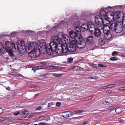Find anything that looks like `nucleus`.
<instances>
[{
  "label": "nucleus",
  "instance_id": "1",
  "mask_svg": "<svg viewBox=\"0 0 125 125\" xmlns=\"http://www.w3.org/2000/svg\"><path fill=\"white\" fill-rule=\"evenodd\" d=\"M122 13L120 14V12H117L115 14L112 13L110 15L114 20L110 22V26H109L108 28L116 33H120L123 31L121 21L124 15L123 13Z\"/></svg>",
  "mask_w": 125,
  "mask_h": 125
},
{
  "label": "nucleus",
  "instance_id": "2",
  "mask_svg": "<svg viewBox=\"0 0 125 125\" xmlns=\"http://www.w3.org/2000/svg\"><path fill=\"white\" fill-rule=\"evenodd\" d=\"M16 45H15L14 43H12L10 42L7 41L5 43V47L0 42V54H3L6 52H7L8 54L11 57L14 56L13 51L16 52Z\"/></svg>",
  "mask_w": 125,
  "mask_h": 125
},
{
  "label": "nucleus",
  "instance_id": "3",
  "mask_svg": "<svg viewBox=\"0 0 125 125\" xmlns=\"http://www.w3.org/2000/svg\"><path fill=\"white\" fill-rule=\"evenodd\" d=\"M49 45V43L46 44L45 42H39L38 46L39 51L43 54H45L46 52L49 55V54H51L50 50L49 48L50 47Z\"/></svg>",
  "mask_w": 125,
  "mask_h": 125
},
{
  "label": "nucleus",
  "instance_id": "4",
  "mask_svg": "<svg viewBox=\"0 0 125 125\" xmlns=\"http://www.w3.org/2000/svg\"><path fill=\"white\" fill-rule=\"evenodd\" d=\"M15 48L17 49L16 52L18 50H19L18 55H22L25 52L26 49V46L24 42H21L20 43H17Z\"/></svg>",
  "mask_w": 125,
  "mask_h": 125
},
{
  "label": "nucleus",
  "instance_id": "5",
  "mask_svg": "<svg viewBox=\"0 0 125 125\" xmlns=\"http://www.w3.org/2000/svg\"><path fill=\"white\" fill-rule=\"evenodd\" d=\"M69 35L71 39H73L72 40H73L76 42V41L82 40V37L81 35H78L75 32L73 31H71L69 32Z\"/></svg>",
  "mask_w": 125,
  "mask_h": 125
},
{
  "label": "nucleus",
  "instance_id": "6",
  "mask_svg": "<svg viewBox=\"0 0 125 125\" xmlns=\"http://www.w3.org/2000/svg\"><path fill=\"white\" fill-rule=\"evenodd\" d=\"M92 29L93 30L89 29L90 32L95 36L97 37V38H101L102 37H103L102 35L100 29L97 28H96L95 27Z\"/></svg>",
  "mask_w": 125,
  "mask_h": 125
},
{
  "label": "nucleus",
  "instance_id": "7",
  "mask_svg": "<svg viewBox=\"0 0 125 125\" xmlns=\"http://www.w3.org/2000/svg\"><path fill=\"white\" fill-rule=\"evenodd\" d=\"M109 13L110 14L109 15H106V13L105 11L103 9H101L99 13L100 15V17L102 18H105L107 17L109 20L112 18V17H111L110 15H111L112 13H114L110 11L107 12V14H108Z\"/></svg>",
  "mask_w": 125,
  "mask_h": 125
},
{
  "label": "nucleus",
  "instance_id": "8",
  "mask_svg": "<svg viewBox=\"0 0 125 125\" xmlns=\"http://www.w3.org/2000/svg\"><path fill=\"white\" fill-rule=\"evenodd\" d=\"M94 27V25L92 23L88 25L86 23L82 24L80 26L81 31H87L89 29H91L92 28Z\"/></svg>",
  "mask_w": 125,
  "mask_h": 125
},
{
  "label": "nucleus",
  "instance_id": "9",
  "mask_svg": "<svg viewBox=\"0 0 125 125\" xmlns=\"http://www.w3.org/2000/svg\"><path fill=\"white\" fill-rule=\"evenodd\" d=\"M76 45L75 41L71 40L69 47V51L71 52H74L76 51Z\"/></svg>",
  "mask_w": 125,
  "mask_h": 125
},
{
  "label": "nucleus",
  "instance_id": "10",
  "mask_svg": "<svg viewBox=\"0 0 125 125\" xmlns=\"http://www.w3.org/2000/svg\"><path fill=\"white\" fill-rule=\"evenodd\" d=\"M82 40L81 41L77 40L76 41V42L75 41L76 44V47L82 49L84 48L86 46V44L85 42L83 41V39L82 37Z\"/></svg>",
  "mask_w": 125,
  "mask_h": 125
},
{
  "label": "nucleus",
  "instance_id": "11",
  "mask_svg": "<svg viewBox=\"0 0 125 125\" xmlns=\"http://www.w3.org/2000/svg\"><path fill=\"white\" fill-rule=\"evenodd\" d=\"M28 53L29 56L31 58H36L40 55L39 52L35 50H32L31 51Z\"/></svg>",
  "mask_w": 125,
  "mask_h": 125
},
{
  "label": "nucleus",
  "instance_id": "12",
  "mask_svg": "<svg viewBox=\"0 0 125 125\" xmlns=\"http://www.w3.org/2000/svg\"><path fill=\"white\" fill-rule=\"evenodd\" d=\"M103 20H102V23L103 25L102 27L101 28V30L106 29L105 28L107 26L108 27L109 26H110V22L109 21V20L107 18V19L106 18H104L103 19Z\"/></svg>",
  "mask_w": 125,
  "mask_h": 125
},
{
  "label": "nucleus",
  "instance_id": "13",
  "mask_svg": "<svg viewBox=\"0 0 125 125\" xmlns=\"http://www.w3.org/2000/svg\"><path fill=\"white\" fill-rule=\"evenodd\" d=\"M110 29H109L107 30L106 29L103 30V32L104 34V39L106 40H108L111 39L112 35V34L110 33Z\"/></svg>",
  "mask_w": 125,
  "mask_h": 125
},
{
  "label": "nucleus",
  "instance_id": "14",
  "mask_svg": "<svg viewBox=\"0 0 125 125\" xmlns=\"http://www.w3.org/2000/svg\"><path fill=\"white\" fill-rule=\"evenodd\" d=\"M58 45L56 43H55V42H51L49 43V46H50V47L49 48L50 50V52L51 53V52H53V51H54L57 48Z\"/></svg>",
  "mask_w": 125,
  "mask_h": 125
},
{
  "label": "nucleus",
  "instance_id": "15",
  "mask_svg": "<svg viewBox=\"0 0 125 125\" xmlns=\"http://www.w3.org/2000/svg\"><path fill=\"white\" fill-rule=\"evenodd\" d=\"M54 51H53V52H51V53L50 52L51 54H49V55L50 56H56V54H60L61 53H62V50L61 48L59 49L57 48Z\"/></svg>",
  "mask_w": 125,
  "mask_h": 125
},
{
  "label": "nucleus",
  "instance_id": "16",
  "mask_svg": "<svg viewBox=\"0 0 125 125\" xmlns=\"http://www.w3.org/2000/svg\"><path fill=\"white\" fill-rule=\"evenodd\" d=\"M61 40L60 38H59V37L57 36H54L52 38L51 42L56 43L58 44H60L61 43L60 40Z\"/></svg>",
  "mask_w": 125,
  "mask_h": 125
},
{
  "label": "nucleus",
  "instance_id": "17",
  "mask_svg": "<svg viewBox=\"0 0 125 125\" xmlns=\"http://www.w3.org/2000/svg\"><path fill=\"white\" fill-rule=\"evenodd\" d=\"M103 19L99 16H96L95 19V22L98 26H99L101 25V22H102Z\"/></svg>",
  "mask_w": 125,
  "mask_h": 125
},
{
  "label": "nucleus",
  "instance_id": "18",
  "mask_svg": "<svg viewBox=\"0 0 125 125\" xmlns=\"http://www.w3.org/2000/svg\"><path fill=\"white\" fill-rule=\"evenodd\" d=\"M60 47L62 50V53H66L69 51V48L67 46V45L65 44L64 45H61Z\"/></svg>",
  "mask_w": 125,
  "mask_h": 125
},
{
  "label": "nucleus",
  "instance_id": "19",
  "mask_svg": "<svg viewBox=\"0 0 125 125\" xmlns=\"http://www.w3.org/2000/svg\"><path fill=\"white\" fill-rule=\"evenodd\" d=\"M113 101L112 100L111 98L107 99L105 101H102L100 102L101 104L108 105L111 104Z\"/></svg>",
  "mask_w": 125,
  "mask_h": 125
},
{
  "label": "nucleus",
  "instance_id": "20",
  "mask_svg": "<svg viewBox=\"0 0 125 125\" xmlns=\"http://www.w3.org/2000/svg\"><path fill=\"white\" fill-rule=\"evenodd\" d=\"M93 41V38L92 36H90L86 39V42L88 43H92Z\"/></svg>",
  "mask_w": 125,
  "mask_h": 125
},
{
  "label": "nucleus",
  "instance_id": "21",
  "mask_svg": "<svg viewBox=\"0 0 125 125\" xmlns=\"http://www.w3.org/2000/svg\"><path fill=\"white\" fill-rule=\"evenodd\" d=\"M73 112H64V115H63V116L65 117H70L73 115Z\"/></svg>",
  "mask_w": 125,
  "mask_h": 125
},
{
  "label": "nucleus",
  "instance_id": "22",
  "mask_svg": "<svg viewBox=\"0 0 125 125\" xmlns=\"http://www.w3.org/2000/svg\"><path fill=\"white\" fill-rule=\"evenodd\" d=\"M102 37L101 38H99V43L100 45H103L104 44V41Z\"/></svg>",
  "mask_w": 125,
  "mask_h": 125
},
{
  "label": "nucleus",
  "instance_id": "23",
  "mask_svg": "<svg viewBox=\"0 0 125 125\" xmlns=\"http://www.w3.org/2000/svg\"><path fill=\"white\" fill-rule=\"evenodd\" d=\"M122 108L121 107H117L115 109L116 113L117 114H119L122 112Z\"/></svg>",
  "mask_w": 125,
  "mask_h": 125
},
{
  "label": "nucleus",
  "instance_id": "24",
  "mask_svg": "<svg viewBox=\"0 0 125 125\" xmlns=\"http://www.w3.org/2000/svg\"><path fill=\"white\" fill-rule=\"evenodd\" d=\"M76 27V28L75 29V32H76L77 33V34L78 35H81L80 34L81 33V28H79V27Z\"/></svg>",
  "mask_w": 125,
  "mask_h": 125
},
{
  "label": "nucleus",
  "instance_id": "25",
  "mask_svg": "<svg viewBox=\"0 0 125 125\" xmlns=\"http://www.w3.org/2000/svg\"><path fill=\"white\" fill-rule=\"evenodd\" d=\"M43 68V67L41 66H36L35 67L33 68L31 70H33L34 73L37 70V69H42Z\"/></svg>",
  "mask_w": 125,
  "mask_h": 125
},
{
  "label": "nucleus",
  "instance_id": "26",
  "mask_svg": "<svg viewBox=\"0 0 125 125\" xmlns=\"http://www.w3.org/2000/svg\"><path fill=\"white\" fill-rule=\"evenodd\" d=\"M51 74H42L40 77H42V78H48L49 77L48 76L50 75Z\"/></svg>",
  "mask_w": 125,
  "mask_h": 125
},
{
  "label": "nucleus",
  "instance_id": "27",
  "mask_svg": "<svg viewBox=\"0 0 125 125\" xmlns=\"http://www.w3.org/2000/svg\"><path fill=\"white\" fill-rule=\"evenodd\" d=\"M32 49H33V48L31 47V46L29 45L26 48V51L28 53L29 52H31V50H32Z\"/></svg>",
  "mask_w": 125,
  "mask_h": 125
},
{
  "label": "nucleus",
  "instance_id": "28",
  "mask_svg": "<svg viewBox=\"0 0 125 125\" xmlns=\"http://www.w3.org/2000/svg\"><path fill=\"white\" fill-rule=\"evenodd\" d=\"M36 44V43L35 42L31 43L29 46L33 48V50H35V47Z\"/></svg>",
  "mask_w": 125,
  "mask_h": 125
},
{
  "label": "nucleus",
  "instance_id": "29",
  "mask_svg": "<svg viewBox=\"0 0 125 125\" xmlns=\"http://www.w3.org/2000/svg\"><path fill=\"white\" fill-rule=\"evenodd\" d=\"M74 25L75 27H79L80 25V22L79 21H76L74 22Z\"/></svg>",
  "mask_w": 125,
  "mask_h": 125
},
{
  "label": "nucleus",
  "instance_id": "30",
  "mask_svg": "<svg viewBox=\"0 0 125 125\" xmlns=\"http://www.w3.org/2000/svg\"><path fill=\"white\" fill-rule=\"evenodd\" d=\"M122 22H121V24H122V28L125 29V18L124 19L122 20Z\"/></svg>",
  "mask_w": 125,
  "mask_h": 125
},
{
  "label": "nucleus",
  "instance_id": "31",
  "mask_svg": "<svg viewBox=\"0 0 125 125\" xmlns=\"http://www.w3.org/2000/svg\"><path fill=\"white\" fill-rule=\"evenodd\" d=\"M83 111L82 110H78L77 111H75L73 112V114H78L79 113H82Z\"/></svg>",
  "mask_w": 125,
  "mask_h": 125
},
{
  "label": "nucleus",
  "instance_id": "32",
  "mask_svg": "<svg viewBox=\"0 0 125 125\" xmlns=\"http://www.w3.org/2000/svg\"><path fill=\"white\" fill-rule=\"evenodd\" d=\"M52 75L53 76H54L57 77H61V76L63 75V74H57L55 73H53L52 74Z\"/></svg>",
  "mask_w": 125,
  "mask_h": 125
},
{
  "label": "nucleus",
  "instance_id": "33",
  "mask_svg": "<svg viewBox=\"0 0 125 125\" xmlns=\"http://www.w3.org/2000/svg\"><path fill=\"white\" fill-rule=\"evenodd\" d=\"M45 118V117L43 116H42L39 118L38 119H37L36 121H41L44 120Z\"/></svg>",
  "mask_w": 125,
  "mask_h": 125
},
{
  "label": "nucleus",
  "instance_id": "34",
  "mask_svg": "<svg viewBox=\"0 0 125 125\" xmlns=\"http://www.w3.org/2000/svg\"><path fill=\"white\" fill-rule=\"evenodd\" d=\"M17 32L16 31H14L11 32L10 34V36H14L15 35L17 34Z\"/></svg>",
  "mask_w": 125,
  "mask_h": 125
},
{
  "label": "nucleus",
  "instance_id": "35",
  "mask_svg": "<svg viewBox=\"0 0 125 125\" xmlns=\"http://www.w3.org/2000/svg\"><path fill=\"white\" fill-rule=\"evenodd\" d=\"M110 60L112 61H116L118 60L117 57H112L110 58Z\"/></svg>",
  "mask_w": 125,
  "mask_h": 125
},
{
  "label": "nucleus",
  "instance_id": "36",
  "mask_svg": "<svg viewBox=\"0 0 125 125\" xmlns=\"http://www.w3.org/2000/svg\"><path fill=\"white\" fill-rule=\"evenodd\" d=\"M22 112L23 114L25 115L27 114L28 113V111L24 109L22 110Z\"/></svg>",
  "mask_w": 125,
  "mask_h": 125
},
{
  "label": "nucleus",
  "instance_id": "37",
  "mask_svg": "<svg viewBox=\"0 0 125 125\" xmlns=\"http://www.w3.org/2000/svg\"><path fill=\"white\" fill-rule=\"evenodd\" d=\"M118 54V52L117 51H114L112 53V55L113 56H115L117 55Z\"/></svg>",
  "mask_w": 125,
  "mask_h": 125
},
{
  "label": "nucleus",
  "instance_id": "38",
  "mask_svg": "<svg viewBox=\"0 0 125 125\" xmlns=\"http://www.w3.org/2000/svg\"><path fill=\"white\" fill-rule=\"evenodd\" d=\"M98 66L99 67H106V66L104 64H98Z\"/></svg>",
  "mask_w": 125,
  "mask_h": 125
},
{
  "label": "nucleus",
  "instance_id": "39",
  "mask_svg": "<svg viewBox=\"0 0 125 125\" xmlns=\"http://www.w3.org/2000/svg\"><path fill=\"white\" fill-rule=\"evenodd\" d=\"M86 15V14L85 12L83 11L80 15V16L82 17H84Z\"/></svg>",
  "mask_w": 125,
  "mask_h": 125
},
{
  "label": "nucleus",
  "instance_id": "40",
  "mask_svg": "<svg viewBox=\"0 0 125 125\" xmlns=\"http://www.w3.org/2000/svg\"><path fill=\"white\" fill-rule=\"evenodd\" d=\"M114 106H111L110 107H109L107 108L108 110H114Z\"/></svg>",
  "mask_w": 125,
  "mask_h": 125
},
{
  "label": "nucleus",
  "instance_id": "41",
  "mask_svg": "<svg viewBox=\"0 0 125 125\" xmlns=\"http://www.w3.org/2000/svg\"><path fill=\"white\" fill-rule=\"evenodd\" d=\"M115 84H111L108 86V88H112L115 87Z\"/></svg>",
  "mask_w": 125,
  "mask_h": 125
},
{
  "label": "nucleus",
  "instance_id": "42",
  "mask_svg": "<svg viewBox=\"0 0 125 125\" xmlns=\"http://www.w3.org/2000/svg\"><path fill=\"white\" fill-rule=\"evenodd\" d=\"M73 59L71 58H69L68 59V61L70 63H72L73 62Z\"/></svg>",
  "mask_w": 125,
  "mask_h": 125
},
{
  "label": "nucleus",
  "instance_id": "43",
  "mask_svg": "<svg viewBox=\"0 0 125 125\" xmlns=\"http://www.w3.org/2000/svg\"><path fill=\"white\" fill-rule=\"evenodd\" d=\"M70 37H67V38L66 39L67 42H70H70H71V41H70L71 39Z\"/></svg>",
  "mask_w": 125,
  "mask_h": 125
},
{
  "label": "nucleus",
  "instance_id": "44",
  "mask_svg": "<svg viewBox=\"0 0 125 125\" xmlns=\"http://www.w3.org/2000/svg\"><path fill=\"white\" fill-rule=\"evenodd\" d=\"M7 119L6 117H0V121H3Z\"/></svg>",
  "mask_w": 125,
  "mask_h": 125
},
{
  "label": "nucleus",
  "instance_id": "45",
  "mask_svg": "<svg viewBox=\"0 0 125 125\" xmlns=\"http://www.w3.org/2000/svg\"><path fill=\"white\" fill-rule=\"evenodd\" d=\"M47 124L45 123H40L38 124V125H47Z\"/></svg>",
  "mask_w": 125,
  "mask_h": 125
},
{
  "label": "nucleus",
  "instance_id": "46",
  "mask_svg": "<svg viewBox=\"0 0 125 125\" xmlns=\"http://www.w3.org/2000/svg\"><path fill=\"white\" fill-rule=\"evenodd\" d=\"M10 82L11 83V84H15V86H16V85L17 84V83L15 81H10Z\"/></svg>",
  "mask_w": 125,
  "mask_h": 125
},
{
  "label": "nucleus",
  "instance_id": "47",
  "mask_svg": "<svg viewBox=\"0 0 125 125\" xmlns=\"http://www.w3.org/2000/svg\"><path fill=\"white\" fill-rule=\"evenodd\" d=\"M20 114V112L16 111L14 112L13 114L14 115H17Z\"/></svg>",
  "mask_w": 125,
  "mask_h": 125
},
{
  "label": "nucleus",
  "instance_id": "48",
  "mask_svg": "<svg viewBox=\"0 0 125 125\" xmlns=\"http://www.w3.org/2000/svg\"><path fill=\"white\" fill-rule=\"evenodd\" d=\"M37 86L33 84H31L30 86V87H31L32 88H36Z\"/></svg>",
  "mask_w": 125,
  "mask_h": 125
},
{
  "label": "nucleus",
  "instance_id": "49",
  "mask_svg": "<svg viewBox=\"0 0 125 125\" xmlns=\"http://www.w3.org/2000/svg\"><path fill=\"white\" fill-rule=\"evenodd\" d=\"M61 104V103L60 102H58L56 103V105L57 106H59Z\"/></svg>",
  "mask_w": 125,
  "mask_h": 125
},
{
  "label": "nucleus",
  "instance_id": "50",
  "mask_svg": "<svg viewBox=\"0 0 125 125\" xmlns=\"http://www.w3.org/2000/svg\"><path fill=\"white\" fill-rule=\"evenodd\" d=\"M53 104L52 103H48V105L49 107H50L51 105H52Z\"/></svg>",
  "mask_w": 125,
  "mask_h": 125
},
{
  "label": "nucleus",
  "instance_id": "51",
  "mask_svg": "<svg viewBox=\"0 0 125 125\" xmlns=\"http://www.w3.org/2000/svg\"><path fill=\"white\" fill-rule=\"evenodd\" d=\"M92 97V96H90L88 97H87L86 98V100H89L91 99Z\"/></svg>",
  "mask_w": 125,
  "mask_h": 125
},
{
  "label": "nucleus",
  "instance_id": "52",
  "mask_svg": "<svg viewBox=\"0 0 125 125\" xmlns=\"http://www.w3.org/2000/svg\"><path fill=\"white\" fill-rule=\"evenodd\" d=\"M17 76L18 77L19 76H20V77H24L21 74H18L17 75Z\"/></svg>",
  "mask_w": 125,
  "mask_h": 125
},
{
  "label": "nucleus",
  "instance_id": "53",
  "mask_svg": "<svg viewBox=\"0 0 125 125\" xmlns=\"http://www.w3.org/2000/svg\"><path fill=\"white\" fill-rule=\"evenodd\" d=\"M108 86H103L101 88V89H105L107 88H108Z\"/></svg>",
  "mask_w": 125,
  "mask_h": 125
},
{
  "label": "nucleus",
  "instance_id": "54",
  "mask_svg": "<svg viewBox=\"0 0 125 125\" xmlns=\"http://www.w3.org/2000/svg\"><path fill=\"white\" fill-rule=\"evenodd\" d=\"M118 90H121L123 91V87H121L118 89Z\"/></svg>",
  "mask_w": 125,
  "mask_h": 125
},
{
  "label": "nucleus",
  "instance_id": "55",
  "mask_svg": "<svg viewBox=\"0 0 125 125\" xmlns=\"http://www.w3.org/2000/svg\"><path fill=\"white\" fill-rule=\"evenodd\" d=\"M121 55L124 57H125V53H121Z\"/></svg>",
  "mask_w": 125,
  "mask_h": 125
},
{
  "label": "nucleus",
  "instance_id": "56",
  "mask_svg": "<svg viewBox=\"0 0 125 125\" xmlns=\"http://www.w3.org/2000/svg\"><path fill=\"white\" fill-rule=\"evenodd\" d=\"M58 69H64V68L63 67H58Z\"/></svg>",
  "mask_w": 125,
  "mask_h": 125
},
{
  "label": "nucleus",
  "instance_id": "57",
  "mask_svg": "<svg viewBox=\"0 0 125 125\" xmlns=\"http://www.w3.org/2000/svg\"><path fill=\"white\" fill-rule=\"evenodd\" d=\"M88 123V121H86L85 122H84L83 123V125H85L87 124Z\"/></svg>",
  "mask_w": 125,
  "mask_h": 125
},
{
  "label": "nucleus",
  "instance_id": "58",
  "mask_svg": "<svg viewBox=\"0 0 125 125\" xmlns=\"http://www.w3.org/2000/svg\"><path fill=\"white\" fill-rule=\"evenodd\" d=\"M3 112V109H1L0 108V114L2 113Z\"/></svg>",
  "mask_w": 125,
  "mask_h": 125
},
{
  "label": "nucleus",
  "instance_id": "59",
  "mask_svg": "<svg viewBox=\"0 0 125 125\" xmlns=\"http://www.w3.org/2000/svg\"><path fill=\"white\" fill-rule=\"evenodd\" d=\"M6 89L7 90L9 91V90H10V87H7L6 88Z\"/></svg>",
  "mask_w": 125,
  "mask_h": 125
},
{
  "label": "nucleus",
  "instance_id": "60",
  "mask_svg": "<svg viewBox=\"0 0 125 125\" xmlns=\"http://www.w3.org/2000/svg\"><path fill=\"white\" fill-rule=\"evenodd\" d=\"M107 93L108 94H110L112 93V91L111 90H109L107 92Z\"/></svg>",
  "mask_w": 125,
  "mask_h": 125
},
{
  "label": "nucleus",
  "instance_id": "61",
  "mask_svg": "<svg viewBox=\"0 0 125 125\" xmlns=\"http://www.w3.org/2000/svg\"><path fill=\"white\" fill-rule=\"evenodd\" d=\"M118 121L120 122H121L122 120L121 119L119 118L118 119Z\"/></svg>",
  "mask_w": 125,
  "mask_h": 125
},
{
  "label": "nucleus",
  "instance_id": "62",
  "mask_svg": "<svg viewBox=\"0 0 125 125\" xmlns=\"http://www.w3.org/2000/svg\"><path fill=\"white\" fill-rule=\"evenodd\" d=\"M121 84H125V81H124L122 83H120Z\"/></svg>",
  "mask_w": 125,
  "mask_h": 125
},
{
  "label": "nucleus",
  "instance_id": "63",
  "mask_svg": "<svg viewBox=\"0 0 125 125\" xmlns=\"http://www.w3.org/2000/svg\"><path fill=\"white\" fill-rule=\"evenodd\" d=\"M41 108V106H39V107H38V110H40Z\"/></svg>",
  "mask_w": 125,
  "mask_h": 125
},
{
  "label": "nucleus",
  "instance_id": "64",
  "mask_svg": "<svg viewBox=\"0 0 125 125\" xmlns=\"http://www.w3.org/2000/svg\"><path fill=\"white\" fill-rule=\"evenodd\" d=\"M93 78L95 77V78H97V76H95L94 77H92L91 78H93Z\"/></svg>",
  "mask_w": 125,
  "mask_h": 125
}]
</instances>
